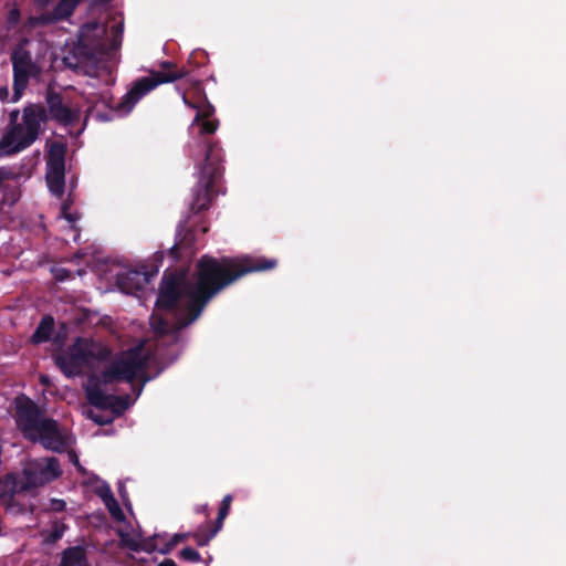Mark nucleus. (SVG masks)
<instances>
[{
    "instance_id": "31",
    "label": "nucleus",
    "mask_w": 566,
    "mask_h": 566,
    "mask_svg": "<svg viewBox=\"0 0 566 566\" xmlns=\"http://www.w3.org/2000/svg\"><path fill=\"white\" fill-rule=\"evenodd\" d=\"M129 275H132V276H134V277H136V279H142V280H144V281H145V277H144V276H142V275H140L139 273H137V272H130V273H129Z\"/></svg>"
},
{
    "instance_id": "22",
    "label": "nucleus",
    "mask_w": 566,
    "mask_h": 566,
    "mask_svg": "<svg viewBox=\"0 0 566 566\" xmlns=\"http://www.w3.org/2000/svg\"><path fill=\"white\" fill-rule=\"evenodd\" d=\"M150 324H151V327L155 329V332H157V333H164L165 332L164 322H163V319L157 314H154L151 316Z\"/></svg>"
},
{
    "instance_id": "12",
    "label": "nucleus",
    "mask_w": 566,
    "mask_h": 566,
    "mask_svg": "<svg viewBox=\"0 0 566 566\" xmlns=\"http://www.w3.org/2000/svg\"><path fill=\"white\" fill-rule=\"evenodd\" d=\"M211 113L212 108L210 106L200 109L197 112V115L192 122V126H198L199 133L202 135L213 134L218 128V122L209 118Z\"/></svg>"
},
{
    "instance_id": "9",
    "label": "nucleus",
    "mask_w": 566,
    "mask_h": 566,
    "mask_svg": "<svg viewBox=\"0 0 566 566\" xmlns=\"http://www.w3.org/2000/svg\"><path fill=\"white\" fill-rule=\"evenodd\" d=\"M181 76V73H151L149 76L137 81L120 104L122 111L125 113L129 112L145 94L154 90L157 85L172 82Z\"/></svg>"
},
{
    "instance_id": "3",
    "label": "nucleus",
    "mask_w": 566,
    "mask_h": 566,
    "mask_svg": "<svg viewBox=\"0 0 566 566\" xmlns=\"http://www.w3.org/2000/svg\"><path fill=\"white\" fill-rule=\"evenodd\" d=\"M46 120L44 109L38 105L27 106L22 114H10V126L0 140V156L19 153L39 137Z\"/></svg>"
},
{
    "instance_id": "24",
    "label": "nucleus",
    "mask_w": 566,
    "mask_h": 566,
    "mask_svg": "<svg viewBox=\"0 0 566 566\" xmlns=\"http://www.w3.org/2000/svg\"><path fill=\"white\" fill-rule=\"evenodd\" d=\"M65 507V502L59 499H52L50 501V510L60 512L63 511Z\"/></svg>"
},
{
    "instance_id": "5",
    "label": "nucleus",
    "mask_w": 566,
    "mask_h": 566,
    "mask_svg": "<svg viewBox=\"0 0 566 566\" xmlns=\"http://www.w3.org/2000/svg\"><path fill=\"white\" fill-rule=\"evenodd\" d=\"M48 53L49 46L43 43H31L15 49L12 55L14 71L13 102L21 97L30 77H36L42 71L51 67V63L46 59Z\"/></svg>"
},
{
    "instance_id": "17",
    "label": "nucleus",
    "mask_w": 566,
    "mask_h": 566,
    "mask_svg": "<svg viewBox=\"0 0 566 566\" xmlns=\"http://www.w3.org/2000/svg\"><path fill=\"white\" fill-rule=\"evenodd\" d=\"M60 566H87L83 549L75 547L65 551Z\"/></svg>"
},
{
    "instance_id": "11",
    "label": "nucleus",
    "mask_w": 566,
    "mask_h": 566,
    "mask_svg": "<svg viewBox=\"0 0 566 566\" xmlns=\"http://www.w3.org/2000/svg\"><path fill=\"white\" fill-rule=\"evenodd\" d=\"M189 536V534L187 533H182V534H174L170 538L169 542L160 545L159 544V541L163 539L161 536L159 535H156L155 537L150 538L149 541H147L146 543H144L143 545V549L147 551V552H155V551H158L160 552L161 554H167L169 553L177 544L184 542L187 537Z\"/></svg>"
},
{
    "instance_id": "16",
    "label": "nucleus",
    "mask_w": 566,
    "mask_h": 566,
    "mask_svg": "<svg viewBox=\"0 0 566 566\" xmlns=\"http://www.w3.org/2000/svg\"><path fill=\"white\" fill-rule=\"evenodd\" d=\"M231 502H232V497L231 495H227L223 497L222 500V504H221V507H220V511H219V517H218V527L217 530H214L210 535L208 536H199V535H196L197 537V544L200 545V546H203L206 544H208V542L216 535V533L219 531V528L221 527V524H222V521L226 518V516L228 515V512H229V509H230V505H231Z\"/></svg>"
},
{
    "instance_id": "7",
    "label": "nucleus",
    "mask_w": 566,
    "mask_h": 566,
    "mask_svg": "<svg viewBox=\"0 0 566 566\" xmlns=\"http://www.w3.org/2000/svg\"><path fill=\"white\" fill-rule=\"evenodd\" d=\"M60 475L57 461L54 458H46L29 462L20 476H9L6 482L12 485L13 493H18L43 486Z\"/></svg>"
},
{
    "instance_id": "34",
    "label": "nucleus",
    "mask_w": 566,
    "mask_h": 566,
    "mask_svg": "<svg viewBox=\"0 0 566 566\" xmlns=\"http://www.w3.org/2000/svg\"><path fill=\"white\" fill-rule=\"evenodd\" d=\"M41 379H42V382H43V384H46V381H48V378H46V377H44V376H43Z\"/></svg>"
},
{
    "instance_id": "30",
    "label": "nucleus",
    "mask_w": 566,
    "mask_h": 566,
    "mask_svg": "<svg viewBox=\"0 0 566 566\" xmlns=\"http://www.w3.org/2000/svg\"><path fill=\"white\" fill-rule=\"evenodd\" d=\"M70 459L75 465H78L77 455L75 453H70Z\"/></svg>"
},
{
    "instance_id": "15",
    "label": "nucleus",
    "mask_w": 566,
    "mask_h": 566,
    "mask_svg": "<svg viewBox=\"0 0 566 566\" xmlns=\"http://www.w3.org/2000/svg\"><path fill=\"white\" fill-rule=\"evenodd\" d=\"M78 0H61L52 17H41L40 21L43 23L53 22L69 17L75 9Z\"/></svg>"
},
{
    "instance_id": "26",
    "label": "nucleus",
    "mask_w": 566,
    "mask_h": 566,
    "mask_svg": "<svg viewBox=\"0 0 566 566\" xmlns=\"http://www.w3.org/2000/svg\"><path fill=\"white\" fill-rule=\"evenodd\" d=\"M122 543L123 545H125L126 547L130 548V549H134V551H137L139 549V544L136 543V542H130L128 539H125L124 537L122 538Z\"/></svg>"
},
{
    "instance_id": "13",
    "label": "nucleus",
    "mask_w": 566,
    "mask_h": 566,
    "mask_svg": "<svg viewBox=\"0 0 566 566\" xmlns=\"http://www.w3.org/2000/svg\"><path fill=\"white\" fill-rule=\"evenodd\" d=\"M46 181L51 192L61 195L64 189V168L48 167Z\"/></svg>"
},
{
    "instance_id": "23",
    "label": "nucleus",
    "mask_w": 566,
    "mask_h": 566,
    "mask_svg": "<svg viewBox=\"0 0 566 566\" xmlns=\"http://www.w3.org/2000/svg\"><path fill=\"white\" fill-rule=\"evenodd\" d=\"M83 413L87 417L94 420L96 423H105L109 421L108 419H103L99 416L95 415L93 410L85 408L83 410Z\"/></svg>"
},
{
    "instance_id": "14",
    "label": "nucleus",
    "mask_w": 566,
    "mask_h": 566,
    "mask_svg": "<svg viewBox=\"0 0 566 566\" xmlns=\"http://www.w3.org/2000/svg\"><path fill=\"white\" fill-rule=\"evenodd\" d=\"M98 493L112 516L118 521L123 520V512L117 505L116 500L113 497L108 486H106L105 484H101L98 486Z\"/></svg>"
},
{
    "instance_id": "28",
    "label": "nucleus",
    "mask_w": 566,
    "mask_h": 566,
    "mask_svg": "<svg viewBox=\"0 0 566 566\" xmlns=\"http://www.w3.org/2000/svg\"><path fill=\"white\" fill-rule=\"evenodd\" d=\"M8 94H9V92H8L7 87H1L0 88V99L1 101H4L8 97Z\"/></svg>"
},
{
    "instance_id": "33",
    "label": "nucleus",
    "mask_w": 566,
    "mask_h": 566,
    "mask_svg": "<svg viewBox=\"0 0 566 566\" xmlns=\"http://www.w3.org/2000/svg\"><path fill=\"white\" fill-rule=\"evenodd\" d=\"M182 101H184L186 104H188L190 107H195V105H192V104H190V103H188V102L186 101V96H185V95L182 96Z\"/></svg>"
},
{
    "instance_id": "18",
    "label": "nucleus",
    "mask_w": 566,
    "mask_h": 566,
    "mask_svg": "<svg viewBox=\"0 0 566 566\" xmlns=\"http://www.w3.org/2000/svg\"><path fill=\"white\" fill-rule=\"evenodd\" d=\"M65 147L54 143L49 148L48 167L64 168Z\"/></svg>"
},
{
    "instance_id": "21",
    "label": "nucleus",
    "mask_w": 566,
    "mask_h": 566,
    "mask_svg": "<svg viewBox=\"0 0 566 566\" xmlns=\"http://www.w3.org/2000/svg\"><path fill=\"white\" fill-rule=\"evenodd\" d=\"M180 556L187 560L199 562L200 555L197 551L191 547H186L180 552Z\"/></svg>"
},
{
    "instance_id": "1",
    "label": "nucleus",
    "mask_w": 566,
    "mask_h": 566,
    "mask_svg": "<svg viewBox=\"0 0 566 566\" xmlns=\"http://www.w3.org/2000/svg\"><path fill=\"white\" fill-rule=\"evenodd\" d=\"M275 265V260L262 258L242 256L217 261L205 256L198 262L192 283L187 282L184 274L164 279L157 306L159 308H170L175 305L185 307L189 318L182 325H187L199 316L205 304L224 286L243 274L269 270Z\"/></svg>"
},
{
    "instance_id": "25",
    "label": "nucleus",
    "mask_w": 566,
    "mask_h": 566,
    "mask_svg": "<svg viewBox=\"0 0 566 566\" xmlns=\"http://www.w3.org/2000/svg\"><path fill=\"white\" fill-rule=\"evenodd\" d=\"M64 528H65V527H64V525H63V524L55 525V526H54V530H53V533L50 535V539H51V541H56V539H59V538L62 536V534H63V532H64Z\"/></svg>"
},
{
    "instance_id": "6",
    "label": "nucleus",
    "mask_w": 566,
    "mask_h": 566,
    "mask_svg": "<svg viewBox=\"0 0 566 566\" xmlns=\"http://www.w3.org/2000/svg\"><path fill=\"white\" fill-rule=\"evenodd\" d=\"M107 354L106 348L88 338H78L66 352L56 356L55 361L67 377L78 375L86 366H93Z\"/></svg>"
},
{
    "instance_id": "32",
    "label": "nucleus",
    "mask_w": 566,
    "mask_h": 566,
    "mask_svg": "<svg viewBox=\"0 0 566 566\" xmlns=\"http://www.w3.org/2000/svg\"><path fill=\"white\" fill-rule=\"evenodd\" d=\"M50 0H38V2L41 4V6H44L49 2Z\"/></svg>"
},
{
    "instance_id": "27",
    "label": "nucleus",
    "mask_w": 566,
    "mask_h": 566,
    "mask_svg": "<svg viewBox=\"0 0 566 566\" xmlns=\"http://www.w3.org/2000/svg\"><path fill=\"white\" fill-rule=\"evenodd\" d=\"M11 175V171H9L8 169L0 168V180L9 178Z\"/></svg>"
},
{
    "instance_id": "19",
    "label": "nucleus",
    "mask_w": 566,
    "mask_h": 566,
    "mask_svg": "<svg viewBox=\"0 0 566 566\" xmlns=\"http://www.w3.org/2000/svg\"><path fill=\"white\" fill-rule=\"evenodd\" d=\"M53 329V319L51 317H44L39 324L35 333L32 336L34 343H42L49 339Z\"/></svg>"
},
{
    "instance_id": "2",
    "label": "nucleus",
    "mask_w": 566,
    "mask_h": 566,
    "mask_svg": "<svg viewBox=\"0 0 566 566\" xmlns=\"http://www.w3.org/2000/svg\"><path fill=\"white\" fill-rule=\"evenodd\" d=\"M147 363L148 353L142 343L120 353L88 378L85 385L87 400L97 408H114L115 398L108 394L109 387L122 381L145 384L149 379L146 376Z\"/></svg>"
},
{
    "instance_id": "29",
    "label": "nucleus",
    "mask_w": 566,
    "mask_h": 566,
    "mask_svg": "<svg viewBox=\"0 0 566 566\" xmlns=\"http://www.w3.org/2000/svg\"><path fill=\"white\" fill-rule=\"evenodd\" d=\"M158 566H177L176 563L171 559H166L163 563H160Z\"/></svg>"
},
{
    "instance_id": "8",
    "label": "nucleus",
    "mask_w": 566,
    "mask_h": 566,
    "mask_svg": "<svg viewBox=\"0 0 566 566\" xmlns=\"http://www.w3.org/2000/svg\"><path fill=\"white\" fill-rule=\"evenodd\" d=\"M105 27L103 24L92 22L84 24L78 33L77 44L73 48V54L76 62H73L70 56H63V61L69 66H76L81 59L90 54V50L98 48L101 41L105 35Z\"/></svg>"
},
{
    "instance_id": "20",
    "label": "nucleus",
    "mask_w": 566,
    "mask_h": 566,
    "mask_svg": "<svg viewBox=\"0 0 566 566\" xmlns=\"http://www.w3.org/2000/svg\"><path fill=\"white\" fill-rule=\"evenodd\" d=\"M62 216L65 221L64 228L70 229L73 232V240H77V229L75 228V221L77 220V217L69 211L67 207H63L62 209Z\"/></svg>"
},
{
    "instance_id": "4",
    "label": "nucleus",
    "mask_w": 566,
    "mask_h": 566,
    "mask_svg": "<svg viewBox=\"0 0 566 566\" xmlns=\"http://www.w3.org/2000/svg\"><path fill=\"white\" fill-rule=\"evenodd\" d=\"M17 422L24 436L40 441L45 448L59 451L66 443L55 421L40 418L39 410L32 400L24 396L15 399Z\"/></svg>"
},
{
    "instance_id": "10",
    "label": "nucleus",
    "mask_w": 566,
    "mask_h": 566,
    "mask_svg": "<svg viewBox=\"0 0 566 566\" xmlns=\"http://www.w3.org/2000/svg\"><path fill=\"white\" fill-rule=\"evenodd\" d=\"M49 109L52 118L67 126L77 122L81 116L77 107L62 103L57 96L50 97Z\"/></svg>"
}]
</instances>
